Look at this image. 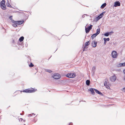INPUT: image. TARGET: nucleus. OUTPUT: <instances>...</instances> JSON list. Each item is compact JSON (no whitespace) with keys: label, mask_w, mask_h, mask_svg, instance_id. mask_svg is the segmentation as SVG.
Wrapping results in <instances>:
<instances>
[{"label":"nucleus","mask_w":125,"mask_h":125,"mask_svg":"<svg viewBox=\"0 0 125 125\" xmlns=\"http://www.w3.org/2000/svg\"><path fill=\"white\" fill-rule=\"evenodd\" d=\"M94 89L93 88H91L90 89L88 90L89 91L91 92V94L92 95H94L95 94V92L94 91Z\"/></svg>","instance_id":"9b49d317"},{"label":"nucleus","mask_w":125,"mask_h":125,"mask_svg":"<svg viewBox=\"0 0 125 125\" xmlns=\"http://www.w3.org/2000/svg\"><path fill=\"white\" fill-rule=\"evenodd\" d=\"M108 32V34L109 35H111L112 34V33H114V32L112 31H111L110 32Z\"/></svg>","instance_id":"7c9ffc66"},{"label":"nucleus","mask_w":125,"mask_h":125,"mask_svg":"<svg viewBox=\"0 0 125 125\" xmlns=\"http://www.w3.org/2000/svg\"><path fill=\"white\" fill-rule=\"evenodd\" d=\"M24 22V21L23 20H22L21 21H17L16 24H17L18 25L21 24Z\"/></svg>","instance_id":"f8f14e48"},{"label":"nucleus","mask_w":125,"mask_h":125,"mask_svg":"<svg viewBox=\"0 0 125 125\" xmlns=\"http://www.w3.org/2000/svg\"><path fill=\"white\" fill-rule=\"evenodd\" d=\"M101 18L100 17L99 15L98 17H96V21H97L99 20V19H100Z\"/></svg>","instance_id":"4be33fe9"},{"label":"nucleus","mask_w":125,"mask_h":125,"mask_svg":"<svg viewBox=\"0 0 125 125\" xmlns=\"http://www.w3.org/2000/svg\"><path fill=\"white\" fill-rule=\"evenodd\" d=\"M100 29L99 28L97 29L96 31V32L95 33L98 35L100 33Z\"/></svg>","instance_id":"a211bd4d"},{"label":"nucleus","mask_w":125,"mask_h":125,"mask_svg":"<svg viewBox=\"0 0 125 125\" xmlns=\"http://www.w3.org/2000/svg\"><path fill=\"white\" fill-rule=\"evenodd\" d=\"M12 42L13 43H15V42L13 40Z\"/></svg>","instance_id":"a19ab883"},{"label":"nucleus","mask_w":125,"mask_h":125,"mask_svg":"<svg viewBox=\"0 0 125 125\" xmlns=\"http://www.w3.org/2000/svg\"><path fill=\"white\" fill-rule=\"evenodd\" d=\"M84 15H87V14H84Z\"/></svg>","instance_id":"8fccbe9b"},{"label":"nucleus","mask_w":125,"mask_h":125,"mask_svg":"<svg viewBox=\"0 0 125 125\" xmlns=\"http://www.w3.org/2000/svg\"><path fill=\"white\" fill-rule=\"evenodd\" d=\"M106 88H107L108 89H109L110 87L109 86H108V85H107L106 86H105Z\"/></svg>","instance_id":"c9c22d12"},{"label":"nucleus","mask_w":125,"mask_h":125,"mask_svg":"<svg viewBox=\"0 0 125 125\" xmlns=\"http://www.w3.org/2000/svg\"><path fill=\"white\" fill-rule=\"evenodd\" d=\"M12 22L13 23H14V24H16V23H17V21H14L13 20H12Z\"/></svg>","instance_id":"cd10ccee"},{"label":"nucleus","mask_w":125,"mask_h":125,"mask_svg":"<svg viewBox=\"0 0 125 125\" xmlns=\"http://www.w3.org/2000/svg\"><path fill=\"white\" fill-rule=\"evenodd\" d=\"M105 39L104 38V45H105L106 44V41L105 40Z\"/></svg>","instance_id":"473e14b6"},{"label":"nucleus","mask_w":125,"mask_h":125,"mask_svg":"<svg viewBox=\"0 0 125 125\" xmlns=\"http://www.w3.org/2000/svg\"><path fill=\"white\" fill-rule=\"evenodd\" d=\"M124 80L125 81V75L124 76Z\"/></svg>","instance_id":"49530a36"},{"label":"nucleus","mask_w":125,"mask_h":125,"mask_svg":"<svg viewBox=\"0 0 125 125\" xmlns=\"http://www.w3.org/2000/svg\"><path fill=\"white\" fill-rule=\"evenodd\" d=\"M104 35L105 36H106L107 37L109 36V34H108V32H106L104 33Z\"/></svg>","instance_id":"b1692460"},{"label":"nucleus","mask_w":125,"mask_h":125,"mask_svg":"<svg viewBox=\"0 0 125 125\" xmlns=\"http://www.w3.org/2000/svg\"><path fill=\"white\" fill-rule=\"evenodd\" d=\"M97 43V42L95 41H93L91 43L92 46L93 47H96Z\"/></svg>","instance_id":"0eeeda50"},{"label":"nucleus","mask_w":125,"mask_h":125,"mask_svg":"<svg viewBox=\"0 0 125 125\" xmlns=\"http://www.w3.org/2000/svg\"><path fill=\"white\" fill-rule=\"evenodd\" d=\"M124 64V66H125V62L123 63Z\"/></svg>","instance_id":"de8ad7c7"},{"label":"nucleus","mask_w":125,"mask_h":125,"mask_svg":"<svg viewBox=\"0 0 125 125\" xmlns=\"http://www.w3.org/2000/svg\"><path fill=\"white\" fill-rule=\"evenodd\" d=\"M95 69V67H94L92 68V72H93L94 73V72Z\"/></svg>","instance_id":"c85d7f7f"},{"label":"nucleus","mask_w":125,"mask_h":125,"mask_svg":"<svg viewBox=\"0 0 125 125\" xmlns=\"http://www.w3.org/2000/svg\"><path fill=\"white\" fill-rule=\"evenodd\" d=\"M106 5V4L105 3L101 5V8H104Z\"/></svg>","instance_id":"f3484780"},{"label":"nucleus","mask_w":125,"mask_h":125,"mask_svg":"<svg viewBox=\"0 0 125 125\" xmlns=\"http://www.w3.org/2000/svg\"><path fill=\"white\" fill-rule=\"evenodd\" d=\"M121 64V67H123V66H124V64H123V63H120Z\"/></svg>","instance_id":"e433bc0d"},{"label":"nucleus","mask_w":125,"mask_h":125,"mask_svg":"<svg viewBox=\"0 0 125 125\" xmlns=\"http://www.w3.org/2000/svg\"><path fill=\"white\" fill-rule=\"evenodd\" d=\"M123 72L125 74V69L124 70Z\"/></svg>","instance_id":"a18cd8bd"},{"label":"nucleus","mask_w":125,"mask_h":125,"mask_svg":"<svg viewBox=\"0 0 125 125\" xmlns=\"http://www.w3.org/2000/svg\"><path fill=\"white\" fill-rule=\"evenodd\" d=\"M12 16H10V17H9V18L11 20V21H12V20H13V19H12Z\"/></svg>","instance_id":"72a5a7b5"},{"label":"nucleus","mask_w":125,"mask_h":125,"mask_svg":"<svg viewBox=\"0 0 125 125\" xmlns=\"http://www.w3.org/2000/svg\"><path fill=\"white\" fill-rule=\"evenodd\" d=\"M0 7L3 10H5L6 9V7L5 5H1Z\"/></svg>","instance_id":"ddd939ff"},{"label":"nucleus","mask_w":125,"mask_h":125,"mask_svg":"<svg viewBox=\"0 0 125 125\" xmlns=\"http://www.w3.org/2000/svg\"><path fill=\"white\" fill-rule=\"evenodd\" d=\"M45 71L46 72H48L49 73H52V71L50 70H48V69H45Z\"/></svg>","instance_id":"5701e85b"},{"label":"nucleus","mask_w":125,"mask_h":125,"mask_svg":"<svg viewBox=\"0 0 125 125\" xmlns=\"http://www.w3.org/2000/svg\"><path fill=\"white\" fill-rule=\"evenodd\" d=\"M33 66V65L32 62H31L30 64L29 65V66L30 67H32Z\"/></svg>","instance_id":"bb28decb"},{"label":"nucleus","mask_w":125,"mask_h":125,"mask_svg":"<svg viewBox=\"0 0 125 125\" xmlns=\"http://www.w3.org/2000/svg\"><path fill=\"white\" fill-rule=\"evenodd\" d=\"M32 115H35V114H34V113H32V114H29L28 115V116L29 117V116H32Z\"/></svg>","instance_id":"a878e982"},{"label":"nucleus","mask_w":125,"mask_h":125,"mask_svg":"<svg viewBox=\"0 0 125 125\" xmlns=\"http://www.w3.org/2000/svg\"><path fill=\"white\" fill-rule=\"evenodd\" d=\"M7 0V4H6L7 6L8 7H9L11 8H12V6L10 4V3H9V1L8 0Z\"/></svg>","instance_id":"4468645a"},{"label":"nucleus","mask_w":125,"mask_h":125,"mask_svg":"<svg viewBox=\"0 0 125 125\" xmlns=\"http://www.w3.org/2000/svg\"><path fill=\"white\" fill-rule=\"evenodd\" d=\"M23 119L22 118H20V119H19V120H20L21 121H22V120H23Z\"/></svg>","instance_id":"79ce46f5"},{"label":"nucleus","mask_w":125,"mask_h":125,"mask_svg":"<svg viewBox=\"0 0 125 125\" xmlns=\"http://www.w3.org/2000/svg\"><path fill=\"white\" fill-rule=\"evenodd\" d=\"M17 24H13L12 25V26L13 27H17Z\"/></svg>","instance_id":"2f4dec72"},{"label":"nucleus","mask_w":125,"mask_h":125,"mask_svg":"<svg viewBox=\"0 0 125 125\" xmlns=\"http://www.w3.org/2000/svg\"><path fill=\"white\" fill-rule=\"evenodd\" d=\"M76 75V74L73 73H69L67 74L66 76L69 78H73Z\"/></svg>","instance_id":"f03ea898"},{"label":"nucleus","mask_w":125,"mask_h":125,"mask_svg":"<svg viewBox=\"0 0 125 125\" xmlns=\"http://www.w3.org/2000/svg\"><path fill=\"white\" fill-rule=\"evenodd\" d=\"M73 124L72 123H70L69 124V125H72Z\"/></svg>","instance_id":"ea45409f"},{"label":"nucleus","mask_w":125,"mask_h":125,"mask_svg":"<svg viewBox=\"0 0 125 125\" xmlns=\"http://www.w3.org/2000/svg\"><path fill=\"white\" fill-rule=\"evenodd\" d=\"M5 0H2L1 1L0 3V4L1 5H5Z\"/></svg>","instance_id":"dca6fc26"},{"label":"nucleus","mask_w":125,"mask_h":125,"mask_svg":"<svg viewBox=\"0 0 125 125\" xmlns=\"http://www.w3.org/2000/svg\"><path fill=\"white\" fill-rule=\"evenodd\" d=\"M61 76L58 73L54 74L53 78L55 79H58L60 78Z\"/></svg>","instance_id":"20e7f679"},{"label":"nucleus","mask_w":125,"mask_h":125,"mask_svg":"<svg viewBox=\"0 0 125 125\" xmlns=\"http://www.w3.org/2000/svg\"><path fill=\"white\" fill-rule=\"evenodd\" d=\"M90 81L89 80H87L86 82V85L89 86L90 85Z\"/></svg>","instance_id":"2eb2a0df"},{"label":"nucleus","mask_w":125,"mask_h":125,"mask_svg":"<svg viewBox=\"0 0 125 125\" xmlns=\"http://www.w3.org/2000/svg\"><path fill=\"white\" fill-rule=\"evenodd\" d=\"M107 82L106 81H105L104 83V86H106V85H107Z\"/></svg>","instance_id":"c756f323"},{"label":"nucleus","mask_w":125,"mask_h":125,"mask_svg":"<svg viewBox=\"0 0 125 125\" xmlns=\"http://www.w3.org/2000/svg\"><path fill=\"white\" fill-rule=\"evenodd\" d=\"M92 26L93 25H91L87 28L85 27V30L86 32V33L89 32L92 29Z\"/></svg>","instance_id":"7ed1b4c3"},{"label":"nucleus","mask_w":125,"mask_h":125,"mask_svg":"<svg viewBox=\"0 0 125 125\" xmlns=\"http://www.w3.org/2000/svg\"><path fill=\"white\" fill-rule=\"evenodd\" d=\"M120 3L119 1H116L114 3V6L115 7L119 6H120Z\"/></svg>","instance_id":"6e6552de"},{"label":"nucleus","mask_w":125,"mask_h":125,"mask_svg":"<svg viewBox=\"0 0 125 125\" xmlns=\"http://www.w3.org/2000/svg\"><path fill=\"white\" fill-rule=\"evenodd\" d=\"M117 71H120V69L118 70H117Z\"/></svg>","instance_id":"09e8293b"},{"label":"nucleus","mask_w":125,"mask_h":125,"mask_svg":"<svg viewBox=\"0 0 125 125\" xmlns=\"http://www.w3.org/2000/svg\"><path fill=\"white\" fill-rule=\"evenodd\" d=\"M97 35L95 33L93 34L91 36V38L92 39H93Z\"/></svg>","instance_id":"6ab92c4d"},{"label":"nucleus","mask_w":125,"mask_h":125,"mask_svg":"<svg viewBox=\"0 0 125 125\" xmlns=\"http://www.w3.org/2000/svg\"><path fill=\"white\" fill-rule=\"evenodd\" d=\"M22 112H23V114H22L21 113L20 114V115H23L24 114V112L23 111Z\"/></svg>","instance_id":"37998d69"},{"label":"nucleus","mask_w":125,"mask_h":125,"mask_svg":"<svg viewBox=\"0 0 125 125\" xmlns=\"http://www.w3.org/2000/svg\"><path fill=\"white\" fill-rule=\"evenodd\" d=\"M118 54L115 51H113L112 53V57L114 58H115L117 57Z\"/></svg>","instance_id":"39448f33"},{"label":"nucleus","mask_w":125,"mask_h":125,"mask_svg":"<svg viewBox=\"0 0 125 125\" xmlns=\"http://www.w3.org/2000/svg\"><path fill=\"white\" fill-rule=\"evenodd\" d=\"M85 17V16H83H83H82V18H84V17Z\"/></svg>","instance_id":"c03bdc74"},{"label":"nucleus","mask_w":125,"mask_h":125,"mask_svg":"<svg viewBox=\"0 0 125 125\" xmlns=\"http://www.w3.org/2000/svg\"><path fill=\"white\" fill-rule=\"evenodd\" d=\"M104 38L105 39V40L106 41H109L110 40V39L109 38Z\"/></svg>","instance_id":"f704fd0d"},{"label":"nucleus","mask_w":125,"mask_h":125,"mask_svg":"<svg viewBox=\"0 0 125 125\" xmlns=\"http://www.w3.org/2000/svg\"><path fill=\"white\" fill-rule=\"evenodd\" d=\"M90 44V41H89L86 42L84 44V48H86L87 49L88 48V47H87V46L89 45Z\"/></svg>","instance_id":"1a4fd4ad"},{"label":"nucleus","mask_w":125,"mask_h":125,"mask_svg":"<svg viewBox=\"0 0 125 125\" xmlns=\"http://www.w3.org/2000/svg\"><path fill=\"white\" fill-rule=\"evenodd\" d=\"M85 48H84V47H83V51H86L87 50V49H85Z\"/></svg>","instance_id":"4c0bfd02"},{"label":"nucleus","mask_w":125,"mask_h":125,"mask_svg":"<svg viewBox=\"0 0 125 125\" xmlns=\"http://www.w3.org/2000/svg\"><path fill=\"white\" fill-rule=\"evenodd\" d=\"M123 91L124 92H125V87L123 89Z\"/></svg>","instance_id":"58836bf2"},{"label":"nucleus","mask_w":125,"mask_h":125,"mask_svg":"<svg viewBox=\"0 0 125 125\" xmlns=\"http://www.w3.org/2000/svg\"><path fill=\"white\" fill-rule=\"evenodd\" d=\"M105 13V11H104V12L101 13L99 15L100 17L102 18L103 16V15Z\"/></svg>","instance_id":"412c9836"},{"label":"nucleus","mask_w":125,"mask_h":125,"mask_svg":"<svg viewBox=\"0 0 125 125\" xmlns=\"http://www.w3.org/2000/svg\"><path fill=\"white\" fill-rule=\"evenodd\" d=\"M94 90L95 92L97 94H100L101 95H103V94L102 93H101L100 92L97 90L96 89H94Z\"/></svg>","instance_id":"9d476101"},{"label":"nucleus","mask_w":125,"mask_h":125,"mask_svg":"<svg viewBox=\"0 0 125 125\" xmlns=\"http://www.w3.org/2000/svg\"><path fill=\"white\" fill-rule=\"evenodd\" d=\"M116 77L115 74L114 76H111L110 78V80L112 82H115L116 79Z\"/></svg>","instance_id":"423d86ee"},{"label":"nucleus","mask_w":125,"mask_h":125,"mask_svg":"<svg viewBox=\"0 0 125 125\" xmlns=\"http://www.w3.org/2000/svg\"><path fill=\"white\" fill-rule=\"evenodd\" d=\"M24 39V37L23 36H21L19 40L20 42H21L23 41Z\"/></svg>","instance_id":"aec40b11"},{"label":"nucleus","mask_w":125,"mask_h":125,"mask_svg":"<svg viewBox=\"0 0 125 125\" xmlns=\"http://www.w3.org/2000/svg\"><path fill=\"white\" fill-rule=\"evenodd\" d=\"M35 91V90L33 88H28L23 90L22 92H23L25 93H33Z\"/></svg>","instance_id":"f257e3e1"},{"label":"nucleus","mask_w":125,"mask_h":125,"mask_svg":"<svg viewBox=\"0 0 125 125\" xmlns=\"http://www.w3.org/2000/svg\"><path fill=\"white\" fill-rule=\"evenodd\" d=\"M120 64V63H119V64H117L116 66L117 67H121V66Z\"/></svg>","instance_id":"393cba45"}]
</instances>
